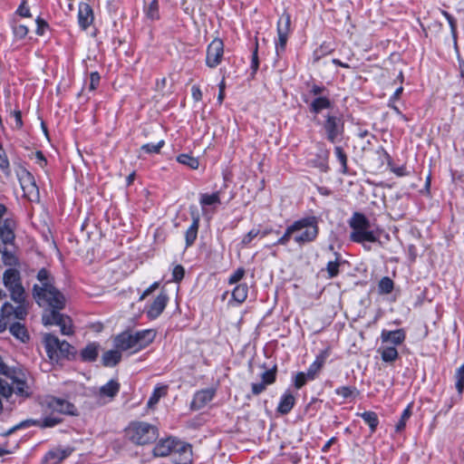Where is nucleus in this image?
<instances>
[{"label":"nucleus","mask_w":464,"mask_h":464,"mask_svg":"<svg viewBox=\"0 0 464 464\" xmlns=\"http://www.w3.org/2000/svg\"><path fill=\"white\" fill-rule=\"evenodd\" d=\"M380 338L382 344L391 343L392 346L396 347L404 343L406 339V332L402 328L392 331L382 329Z\"/></svg>","instance_id":"14"},{"label":"nucleus","mask_w":464,"mask_h":464,"mask_svg":"<svg viewBox=\"0 0 464 464\" xmlns=\"http://www.w3.org/2000/svg\"><path fill=\"white\" fill-rule=\"evenodd\" d=\"M322 402L323 401L318 398H312L310 402L305 406L304 413L310 418L314 417L321 409Z\"/></svg>","instance_id":"44"},{"label":"nucleus","mask_w":464,"mask_h":464,"mask_svg":"<svg viewBox=\"0 0 464 464\" xmlns=\"http://www.w3.org/2000/svg\"><path fill=\"white\" fill-rule=\"evenodd\" d=\"M318 218L313 215L296 219L285 227L284 234L276 242L266 247L287 246L292 239L300 247L311 244L318 237Z\"/></svg>","instance_id":"2"},{"label":"nucleus","mask_w":464,"mask_h":464,"mask_svg":"<svg viewBox=\"0 0 464 464\" xmlns=\"http://www.w3.org/2000/svg\"><path fill=\"white\" fill-rule=\"evenodd\" d=\"M295 397L290 390H286L280 397L276 407L277 413L281 415L288 414L295 404Z\"/></svg>","instance_id":"20"},{"label":"nucleus","mask_w":464,"mask_h":464,"mask_svg":"<svg viewBox=\"0 0 464 464\" xmlns=\"http://www.w3.org/2000/svg\"><path fill=\"white\" fill-rule=\"evenodd\" d=\"M334 392L345 400L355 398L359 394V391L354 386H341L336 388Z\"/></svg>","instance_id":"38"},{"label":"nucleus","mask_w":464,"mask_h":464,"mask_svg":"<svg viewBox=\"0 0 464 464\" xmlns=\"http://www.w3.org/2000/svg\"><path fill=\"white\" fill-rule=\"evenodd\" d=\"M156 337V332L153 329H146L137 331L133 334V340L135 343L136 350L140 351L150 345Z\"/></svg>","instance_id":"17"},{"label":"nucleus","mask_w":464,"mask_h":464,"mask_svg":"<svg viewBox=\"0 0 464 464\" xmlns=\"http://www.w3.org/2000/svg\"><path fill=\"white\" fill-rule=\"evenodd\" d=\"M3 282L8 290L16 287V285H22L20 273L14 268L6 269L3 276Z\"/></svg>","instance_id":"23"},{"label":"nucleus","mask_w":464,"mask_h":464,"mask_svg":"<svg viewBox=\"0 0 464 464\" xmlns=\"http://www.w3.org/2000/svg\"><path fill=\"white\" fill-rule=\"evenodd\" d=\"M454 378L456 380L455 387L459 396L464 392V363L457 369Z\"/></svg>","instance_id":"47"},{"label":"nucleus","mask_w":464,"mask_h":464,"mask_svg":"<svg viewBox=\"0 0 464 464\" xmlns=\"http://www.w3.org/2000/svg\"><path fill=\"white\" fill-rule=\"evenodd\" d=\"M169 301L168 294L161 291L147 309V317L150 320L158 318L164 311Z\"/></svg>","instance_id":"11"},{"label":"nucleus","mask_w":464,"mask_h":464,"mask_svg":"<svg viewBox=\"0 0 464 464\" xmlns=\"http://www.w3.org/2000/svg\"><path fill=\"white\" fill-rule=\"evenodd\" d=\"M92 8L87 3H81L78 9V24L82 30H86L93 22Z\"/></svg>","instance_id":"18"},{"label":"nucleus","mask_w":464,"mask_h":464,"mask_svg":"<svg viewBox=\"0 0 464 464\" xmlns=\"http://www.w3.org/2000/svg\"><path fill=\"white\" fill-rule=\"evenodd\" d=\"M16 222L11 218H6L0 225V239L5 245H14L15 240L14 230Z\"/></svg>","instance_id":"13"},{"label":"nucleus","mask_w":464,"mask_h":464,"mask_svg":"<svg viewBox=\"0 0 464 464\" xmlns=\"http://www.w3.org/2000/svg\"><path fill=\"white\" fill-rule=\"evenodd\" d=\"M289 34L277 33V41H276V53L277 57L285 53Z\"/></svg>","instance_id":"43"},{"label":"nucleus","mask_w":464,"mask_h":464,"mask_svg":"<svg viewBox=\"0 0 464 464\" xmlns=\"http://www.w3.org/2000/svg\"><path fill=\"white\" fill-rule=\"evenodd\" d=\"M12 29L14 35L19 40L25 38L29 32L28 27L24 24H14Z\"/></svg>","instance_id":"53"},{"label":"nucleus","mask_w":464,"mask_h":464,"mask_svg":"<svg viewBox=\"0 0 464 464\" xmlns=\"http://www.w3.org/2000/svg\"><path fill=\"white\" fill-rule=\"evenodd\" d=\"M39 423L36 426L42 429L52 428L62 422V419L54 416H47L43 420H36Z\"/></svg>","instance_id":"49"},{"label":"nucleus","mask_w":464,"mask_h":464,"mask_svg":"<svg viewBox=\"0 0 464 464\" xmlns=\"http://www.w3.org/2000/svg\"><path fill=\"white\" fill-rule=\"evenodd\" d=\"M258 68H259L258 42H257V39H256L255 46H254V49L252 52L251 64H250V69L252 71L251 72L252 77L255 76V74L258 71Z\"/></svg>","instance_id":"50"},{"label":"nucleus","mask_w":464,"mask_h":464,"mask_svg":"<svg viewBox=\"0 0 464 464\" xmlns=\"http://www.w3.org/2000/svg\"><path fill=\"white\" fill-rule=\"evenodd\" d=\"M48 406L53 411L72 416L77 415V409L74 404L64 399L53 397L49 401Z\"/></svg>","instance_id":"15"},{"label":"nucleus","mask_w":464,"mask_h":464,"mask_svg":"<svg viewBox=\"0 0 464 464\" xmlns=\"http://www.w3.org/2000/svg\"><path fill=\"white\" fill-rule=\"evenodd\" d=\"M22 189L24 191V196L31 200L33 199V197H39V188L36 182H34L32 185L26 186L25 188L24 187Z\"/></svg>","instance_id":"55"},{"label":"nucleus","mask_w":464,"mask_h":464,"mask_svg":"<svg viewBox=\"0 0 464 464\" xmlns=\"http://www.w3.org/2000/svg\"><path fill=\"white\" fill-rule=\"evenodd\" d=\"M232 299L238 304L246 301L248 295V285L246 283L237 284L232 290Z\"/></svg>","instance_id":"30"},{"label":"nucleus","mask_w":464,"mask_h":464,"mask_svg":"<svg viewBox=\"0 0 464 464\" xmlns=\"http://www.w3.org/2000/svg\"><path fill=\"white\" fill-rule=\"evenodd\" d=\"M27 315V307L25 303H19L15 306L14 319L24 320Z\"/></svg>","instance_id":"56"},{"label":"nucleus","mask_w":464,"mask_h":464,"mask_svg":"<svg viewBox=\"0 0 464 464\" xmlns=\"http://www.w3.org/2000/svg\"><path fill=\"white\" fill-rule=\"evenodd\" d=\"M13 386L16 394L25 397L30 396L31 392H29V387L25 381L21 380L19 378H15L13 381Z\"/></svg>","instance_id":"41"},{"label":"nucleus","mask_w":464,"mask_h":464,"mask_svg":"<svg viewBox=\"0 0 464 464\" xmlns=\"http://www.w3.org/2000/svg\"><path fill=\"white\" fill-rule=\"evenodd\" d=\"M168 386H157L154 388L152 394L149 398L147 405L149 407H152L157 404L161 397H164L167 394Z\"/></svg>","instance_id":"37"},{"label":"nucleus","mask_w":464,"mask_h":464,"mask_svg":"<svg viewBox=\"0 0 464 464\" xmlns=\"http://www.w3.org/2000/svg\"><path fill=\"white\" fill-rule=\"evenodd\" d=\"M348 225L352 229L350 240L362 245L365 250H371V246L366 243H380L379 233L371 228V222L363 213L353 212L348 220Z\"/></svg>","instance_id":"4"},{"label":"nucleus","mask_w":464,"mask_h":464,"mask_svg":"<svg viewBox=\"0 0 464 464\" xmlns=\"http://www.w3.org/2000/svg\"><path fill=\"white\" fill-rule=\"evenodd\" d=\"M382 362L387 363H393L399 358V353L395 346L382 345L378 349Z\"/></svg>","instance_id":"24"},{"label":"nucleus","mask_w":464,"mask_h":464,"mask_svg":"<svg viewBox=\"0 0 464 464\" xmlns=\"http://www.w3.org/2000/svg\"><path fill=\"white\" fill-rule=\"evenodd\" d=\"M121 385L117 380H110L100 388L101 396L114 398L120 392Z\"/></svg>","instance_id":"28"},{"label":"nucleus","mask_w":464,"mask_h":464,"mask_svg":"<svg viewBox=\"0 0 464 464\" xmlns=\"http://www.w3.org/2000/svg\"><path fill=\"white\" fill-rule=\"evenodd\" d=\"M15 306L8 302H5L1 307V314L7 321L13 320Z\"/></svg>","instance_id":"54"},{"label":"nucleus","mask_w":464,"mask_h":464,"mask_svg":"<svg viewBox=\"0 0 464 464\" xmlns=\"http://www.w3.org/2000/svg\"><path fill=\"white\" fill-rule=\"evenodd\" d=\"M246 270L244 267H238L228 277L227 283L228 285H237L241 281V279L245 276Z\"/></svg>","instance_id":"52"},{"label":"nucleus","mask_w":464,"mask_h":464,"mask_svg":"<svg viewBox=\"0 0 464 464\" xmlns=\"http://www.w3.org/2000/svg\"><path fill=\"white\" fill-rule=\"evenodd\" d=\"M334 154H335L337 160L339 161V163L341 165L339 172L343 175H347L349 173V170H348V165H347L348 157H347L346 152L341 146H335L334 147Z\"/></svg>","instance_id":"32"},{"label":"nucleus","mask_w":464,"mask_h":464,"mask_svg":"<svg viewBox=\"0 0 464 464\" xmlns=\"http://www.w3.org/2000/svg\"><path fill=\"white\" fill-rule=\"evenodd\" d=\"M16 14L22 17H31V12L28 6H26V2L24 0L21 5L18 6L16 10Z\"/></svg>","instance_id":"64"},{"label":"nucleus","mask_w":464,"mask_h":464,"mask_svg":"<svg viewBox=\"0 0 464 464\" xmlns=\"http://www.w3.org/2000/svg\"><path fill=\"white\" fill-rule=\"evenodd\" d=\"M37 424H39V423L36 421V420L27 419V420H22L21 422L14 425V429H15V430H23V429H27L32 426H36Z\"/></svg>","instance_id":"63"},{"label":"nucleus","mask_w":464,"mask_h":464,"mask_svg":"<svg viewBox=\"0 0 464 464\" xmlns=\"http://www.w3.org/2000/svg\"><path fill=\"white\" fill-rule=\"evenodd\" d=\"M394 283L389 276H383L378 284V293L380 295H388L392 292Z\"/></svg>","instance_id":"39"},{"label":"nucleus","mask_w":464,"mask_h":464,"mask_svg":"<svg viewBox=\"0 0 464 464\" xmlns=\"http://www.w3.org/2000/svg\"><path fill=\"white\" fill-rule=\"evenodd\" d=\"M277 374V365L275 364L271 369L265 371L261 374V381L267 386L276 382Z\"/></svg>","instance_id":"46"},{"label":"nucleus","mask_w":464,"mask_h":464,"mask_svg":"<svg viewBox=\"0 0 464 464\" xmlns=\"http://www.w3.org/2000/svg\"><path fill=\"white\" fill-rule=\"evenodd\" d=\"M216 391L212 388L202 389L195 392L190 402L192 411H198L204 408L215 396Z\"/></svg>","instance_id":"12"},{"label":"nucleus","mask_w":464,"mask_h":464,"mask_svg":"<svg viewBox=\"0 0 464 464\" xmlns=\"http://www.w3.org/2000/svg\"><path fill=\"white\" fill-rule=\"evenodd\" d=\"M114 346L120 351H127L129 349L136 348L133 340V334L128 331L119 334L114 339Z\"/></svg>","instance_id":"21"},{"label":"nucleus","mask_w":464,"mask_h":464,"mask_svg":"<svg viewBox=\"0 0 464 464\" xmlns=\"http://www.w3.org/2000/svg\"><path fill=\"white\" fill-rule=\"evenodd\" d=\"M223 56L224 43L220 38L216 37L207 47L206 65L211 69L218 67L221 63Z\"/></svg>","instance_id":"8"},{"label":"nucleus","mask_w":464,"mask_h":464,"mask_svg":"<svg viewBox=\"0 0 464 464\" xmlns=\"http://www.w3.org/2000/svg\"><path fill=\"white\" fill-rule=\"evenodd\" d=\"M177 161L182 165L188 166L191 169H198V160L189 154L182 153L177 157Z\"/></svg>","instance_id":"36"},{"label":"nucleus","mask_w":464,"mask_h":464,"mask_svg":"<svg viewBox=\"0 0 464 464\" xmlns=\"http://www.w3.org/2000/svg\"><path fill=\"white\" fill-rule=\"evenodd\" d=\"M185 276V269L181 265H177L172 270V281L179 283Z\"/></svg>","instance_id":"58"},{"label":"nucleus","mask_w":464,"mask_h":464,"mask_svg":"<svg viewBox=\"0 0 464 464\" xmlns=\"http://www.w3.org/2000/svg\"><path fill=\"white\" fill-rule=\"evenodd\" d=\"M44 345L47 356L51 361L59 362L60 361H75L78 357L77 350L67 341H61L53 334H45L44 336Z\"/></svg>","instance_id":"6"},{"label":"nucleus","mask_w":464,"mask_h":464,"mask_svg":"<svg viewBox=\"0 0 464 464\" xmlns=\"http://www.w3.org/2000/svg\"><path fill=\"white\" fill-rule=\"evenodd\" d=\"M412 414V402L408 404V406L402 411L401 418L397 424L395 425V431L400 433L404 430L406 427L407 420L411 418Z\"/></svg>","instance_id":"35"},{"label":"nucleus","mask_w":464,"mask_h":464,"mask_svg":"<svg viewBox=\"0 0 464 464\" xmlns=\"http://www.w3.org/2000/svg\"><path fill=\"white\" fill-rule=\"evenodd\" d=\"M277 33L290 34L291 32V14L285 11L277 21Z\"/></svg>","instance_id":"33"},{"label":"nucleus","mask_w":464,"mask_h":464,"mask_svg":"<svg viewBox=\"0 0 464 464\" xmlns=\"http://www.w3.org/2000/svg\"><path fill=\"white\" fill-rule=\"evenodd\" d=\"M403 92V87L400 86L398 87L393 94L390 97L388 101V107L391 108L397 115L405 118V115L401 111V110L398 108V106L395 105V100H399L400 96L401 95Z\"/></svg>","instance_id":"40"},{"label":"nucleus","mask_w":464,"mask_h":464,"mask_svg":"<svg viewBox=\"0 0 464 464\" xmlns=\"http://www.w3.org/2000/svg\"><path fill=\"white\" fill-rule=\"evenodd\" d=\"M165 145V141L163 140H160L158 143L154 144V143H146V144H143L141 147H140V150L148 154H151V153H160V150L164 147Z\"/></svg>","instance_id":"51"},{"label":"nucleus","mask_w":464,"mask_h":464,"mask_svg":"<svg viewBox=\"0 0 464 464\" xmlns=\"http://www.w3.org/2000/svg\"><path fill=\"white\" fill-rule=\"evenodd\" d=\"M41 285H34L33 297L39 306L44 307L42 322L44 325H57L63 335L73 334L72 321L70 316L62 314L65 308L64 295L54 286V278L44 267L41 268L36 276Z\"/></svg>","instance_id":"1"},{"label":"nucleus","mask_w":464,"mask_h":464,"mask_svg":"<svg viewBox=\"0 0 464 464\" xmlns=\"http://www.w3.org/2000/svg\"><path fill=\"white\" fill-rule=\"evenodd\" d=\"M307 92L302 94V101L307 105L308 111L314 116V121L324 111H335L334 102L329 96V90L323 84L306 82Z\"/></svg>","instance_id":"3"},{"label":"nucleus","mask_w":464,"mask_h":464,"mask_svg":"<svg viewBox=\"0 0 464 464\" xmlns=\"http://www.w3.org/2000/svg\"><path fill=\"white\" fill-rule=\"evenodd\" d=\"M9 332L20 342L25 343L30 340V335L24 324L16 322L9 326Z\"/></svg>","instance_id":"25"},{"label":"nucleus","mask_w":464,"mask_h":464,"mask_svg":"<svg viewBox=\"0 0 464 464\" xmlns=\"http://www.w3.org/2000/svg\"><path fill=\"white\" fill-rule=\"evenodd\" d=\"M321 370L322 369L320 367H318L314 362H313L308 367L307 372H305L306 376L314 381L317 378Z\"/></svg>","instance_id":"62"},{"label":"nucleus","mask_w":464,"mask_h":464,"mask_svg":"<svg viewBox=\"0 0 464 464\" xmlns=\"http://www.w3.org/2000/svg\"><path fill=\"white\" fill-rule=\"evenodd\" d=\"M221 203L220 201V192L216 191L211 194L208 193H202L199 197V204L204 209L208 206H216L219 205Z\"/></svg>","instance_id":"29"},{"label":"nucleus","mask_w":464,"mask_h":464,"mask_svg":"<svg viewBox=\"0 0 464 464\" xmlns=\"http://www.w3.org/2000/svg\"><path fill=\"white\" fill-rule=\"evenodd\" d=\"M121 360V353L120 350H109L102 354V364L106 367H113L117 365Z\"/></svg>","instance_id":"27"},{"label":"nucleus","mask_w":464,"mask_h":464,"mask_svg":"<svg viewBox=\"0 0 464 464\" xmlns=\"http://www.w3.org/2000/svg\"><path fill=\"white\" fill-rule=\"evenodd\" d=\"M260 230L256 228H252L248 233H246L242 240L241 245L244 246H247L251 244L252 240L256 238L257 236H259Z\"/></svg>","instance_id":"57"},{"label":"nucleus","mask_w":464,"mask_h":464,"mask_svg":"<svg viewBox=\"0 0 464 464\" xmlns=\"http://www.w3.org/2000/svg\"><path fill=\"white\" fill-rule=\"evenodd\" d=\"M177 438L168 437L166 439L160 440L152 450L154 457H167L170 456L173 452V447H175Z\"/></svg>","instance_id":"16"},{"label":"nucleus","mask_w":464,"mask_h":464,"mask_svg":"<svg viewBox=\"0 0 464 464\" xmlns=\"http://www.w3.org/2000/svg\"><path fill=\"white\" fill-rule=\"evenodd\" d=\"M100 82H101V75H100V73L98 72H91V74H90L89 90L90 91H95L99 87Z\"/></svg>","instance_id":"60"},{"label":"nucleus","mask_w":464,"mask_h":464,"mask_svg":"<svg viewBox=\"0 0 464 464\" xmlns=\"http://www.w3.org/2000/svg\"><path fill=\"white\" fill-rule=\"evenodd\" d=\"M126 440L135 445H147L155 442L159 437L158 429L145 421H131L124 430Z\"/></svg>","instance_id":"7"},{"label":"nucleus","mask_w":464,"mask_h":464,"mask_svg":"<svg viewBox=\"0 0 464 464\" xmlns=\"http://www.w3.org/2000/svg\"><path fill=\"white\" fill-rule=\"evenodd\" d=\"M35 23H36V34L37 35H44V33H45V30L49 28V24L48 23L44 20L43 18H41L40 16H38L36 19H35Z\"/></svg>","instance_id":"59"},{"label":"nucleus","mask_w":464,"mask_h":464,"mask_svg":"<svg viewBox=\"0 0 464 464\" xmlns=\"http://www.w3.org/2000/svg\"><path fill=\"white\" fill-rule=\"evenodd\" d=\"M189 212L191 215L192 223L190 224V226L188 227V229L185 232L186 248H188L191 246H193L195 241L197 240L198 228H199V223H200V216H199L197 207L190 206Z\"/></svg>","instance_id":"10"},{"label":"nucleus","mask_w":464,"mask_h":464,"mask_svg":"<svg viewBox=\"0 0 464 464\" xmlns=\"http://www.w3.org/2000/svg\"><path fill=\"white\" fill-rule=\"evenodd\" d=\"M16 287L9 289L11 299L16 304L25 303V293L22 285H16Z\"/></svg>","instance_id":"45"},{"label":"nucleus","mask_w":464,"mask_h":464,"mask_svg":"<svg viewBox=\"0 0 464 464\" xmlns=\"http://www.w3.org/2000/svg\"><path fill=\"white\" fill-rule=\"evenodd\" d=\"M192 446L188 442L182 441L177 438L171 460L174 464H191L193 461Z\"/></svg>","instance_id":"9"},{"label":"nucleus","mask_w":464,"mask_h":464,"mask_svg":"<svg viewBox=\"0 0 464 464\" xmlns=\"http://www.w3.org/2000/svg\"><path fill=\"white\" fill-rule=\"evenodd\" d=\"M335 255V259L334 261H329L326 265V271L328 273V278H334L336 277L340 271H339V267L340 266L344 263V261H343L342 259V256L339 253L335 252L334 253Z\"/></svg>","instance_id":"31"},{"label":"nucleus","mask_w":464,"mask_h":464,"mask_svg":"<svg viewBox=\"0 0 464 464\" xmlns=\"http://www.w3.org/2000/svg\"><path fill=\"white\" fill-rule=\"evenodd\" d=\"M72 452V450L68 448L65 450L54 449L49 450L43 459L44 464H60L63 459L68 458Z\"/></svg>","instance_id":"19"},{"label":"nucleus","mask_w":464,"mask_h":464,"mask_svg":"<svg viewBox=\"0 0 464 464\" xmlns=\"http://www.w3.org/2000/svg\"><path fill=\"white\" fill-rule=\"evenodd\" d=\"M99 343L93 342L88 343L83 349L81 350L79 358L83 362H93L97 360L99 355Z\"/></svg>","instance_id":"22"},{"label":"nucleus","mask_w":464,"mask_h":464,"mask_svg":"<svg viewBox=\"0 0 464 464\" xmlns=\"http://www.w3.org/2000/svg\"><path fill=\"white\" fill-rule=\"evenodd\" d=\"M314 122L320 126L323 136L330 143L334 144L343 140L345 121L339 109L326 111L323 114L322 119H318Z\"/></svg>","instance_id":"5"},{"label":"nucleus","mask_w":464,"mask_h":464,"mask_svg":"<svg viewBox=\"0 0 464 464\" xmlns=\"http://www.w3.org/2000/svg\"><path fill=\"white\" fill-rule=\"evenodd\" d=\"M313 380L306 376V372H298L295 374L292 379L293 385L295 389L300 390L303 388L308 382H312Z\"/></svg>","instance_id":"48"},{"label":"nucleus","mask_w":464,"mask_h":464,"mask_svg":"<svg viewBox=\"0 0 464 464\" xmlns=\"http://www.w3.org/2000/svg\"><path fill=\"white\" fill-rule=\"evenodd\" d=\"M144 13L148 19L156 21L160 19V7L158 0H151V2L144 7Z\"/></svg>","instance_id":"34"},{"label":"nucleus","mask_w":464,"mask_h":464,"mask_svg":"<svg viewBox=\"0 0 464 464\" xmlns=\"http://www.w3.org/2000/svg\"><path fill=\"white\" fill-rule=\"evenodd\" d=\"M357 416L361 417L363 421L369 426L371 434H373L379 425V418L376 412L372 411H366L363 412L357 413Z\"/></svg>","instance_id":"26"},{"label":"nucleus","mask_w":464,"mask_h":464,"mask_svg":"<svg viewBox=\"0 0 464 464\" xmlns=\"http://www.w3.org/2000/svg\"><path fill=\"white\" fill-rule=\"evenodd\" d=\"M267 385L262 381L251 383V395L257 396L266 390Z\"/></svg>","instance_id":"61"},{"label":"nucleus","mask_w":464,"mask_h":464,"mask_svg":"<svg viewBox=\"0 0 464 464\" xmlns=\"http://www.w3.org/2000/svg\"><path fill=\"white\" fill-rule=\"evenodd\" d=\"M0 169L5 177L11 176L10 162L6 152L5 151L2 144L0 143Z\"/></svg>","instance_id":"42"}]
</instances>
